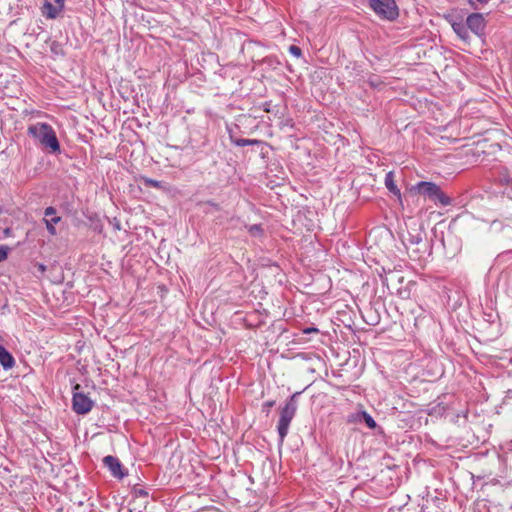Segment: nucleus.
Masks as SVG:
<instances>
[{"label":"nucleus","mask_w":512,"mask_h":512,"mask_svg":"<svg viewBox=\"0 0 512 512\" xmlns=\"http://www.w3.org/2000/svg\"><path fill=\"white\" fill-rule=\"evenodd\" d=\"M27 132L31 137L38 140L42 146L50 149L52 153L60 152V144L51 125L47 123H36L30 125Z\"/></svg>","instance_id":"obj_1"},{"label":"nucleus","mask_w":512,"mask_h":512,"mask_svg":"<svg viewBox=\"0 0 512 512\" xmlns=\"http://www.w3.org/2000/svg\"><path fill=\"white\" fill-rule=\"evenodd\" d=\"M300 394L301 392L293 393L287 399L285 405L281 408L280 417L277 424V431L279 435V441L281 444L284 442L289 431L290 423L296 414L298 407L297 398L299 397Z\"/></svg>","instance_id":"obj_2"},{"label":"nucleus","mask_w":512,"mask_h":512,"mask_svg":"<svg viewBox=\"0 0 512 512\" xmlns=\"http://www.w3.org/2000/svg\"><path fill=\"white\" fill-rule=\"evenodd\" d=\"M411 190L416 194L427 196L433 201H438L444 206L451 204V198L444 194L440 186L434 182L421 181L414 185Z\"/></svg>","instance_id":"obj_3"},{"label":"nucleus","mask_w":512,"mask_h":512,"mask_svg":"<svg viewBox=\"0 0 512 512\" xmlns=\"http://www.w3.org/2000/svg\"><path fill=\"white\" fill-rule=\"evenodd\" d=\"M370 8L380 17L394 20L398 17V7L394 0H370Z\"/></svg>","instance_id":"obj_4"},{"label":"nucleus","mask_w":512,"mask_h":512,"mask_svg":"<svg viewBox=\"0 0 512 512\" xmlns=\"http://www.w3.org/2000/svg\"><path fill=\"white\" fill-rule=\"evenodd\" d=\"M397 233L404 245L420 244L427 239L424 226H399Z\"/></svg>","instance_id":"obj_5"},{"label":"nucleus","mask_w":512,"mask_h":512,"mask_svg":"<svg viewBox=\"0 0 512 512\" xmlns=\"http://www.w3.org/2000/svg\"><path fill=\"white\" fill-rule=\"evenodd\" d=\"M80 389L79 384L73 387L72 408L75 413L84 415L91 411L94 402L86 394L79 391Z\"/></svg>","instance_id":"obj_6"},{"label":"nucleus","mask_w":512,"mask_h":512,"mask_svg":"<svg viewBox=\"0 0 512 512\" xmlns=\"http://www.w3.org/2000/svg\"><path fill=\"white\" fill-rule=\"evenodd\" d=\"M104 466L110 471L111 475L117 479H123L128 475L120 460L112 455H107L103 458Z\"/></svg>","instance_id":"obj_7"},{"label":"nucleus","mask_w":512,"mask_h":512,"mask_svg":"<svg viewBox=\"0 0 512 512\" xmlns=\"http://www.w3.org/2000/svg\"><path fill=\"white\" fill-rule=\"evenodd\" d=\"M467 26L475 34H480L485 27V20L479 13H473L467 17Z\"/></svg>","instance_id":"obj_8"},{"label":"nucleus","mask_w":512,"mask_h":512,"mask_svg":"<svg viewBox=\"0 0 512 512\" xmlns=\"http://www.w3.org/2000/svg\"><path fill=\"white\" fill-rule=\"evenodd\" d=\"M3 339L0 336V364L5 370L14 367L15 359L12 354L2 345Z\"/></svg>","instance_id":"obj_9"},{"label":"nucleus","mask_w":512,"mask_h":512,"mask_svg":"<svg viewBox=\"0 0 512 512\" xmlns=\"http://www.w3.org/2000/svg\"><path fill=\"white\" fill-rule=\"evenodd\" d=\"M385 186L401 202L402 195L396 185L395 175L392 171L388 172L385 176Z\"/></svg>","instance_id":"obj_10"},{"label":"nucleus","mask_w":512,"mask_h":512,"mask_svg":"<svg viewBox=\"0 0 512 512\" xmlns=\"http://www.w3.org/2000/svg\"><path fill=\"white\" fill-rule=\"evenodd\" d=\"M61 12L60 8L45 0L42 6V14L48 19H55Z\"/></svg>","instance_id":"obj_11"},{"label":"nucleus","mask_w":512,"mask_h":512,"mask_svg":"<svg viewBox=\"0 0 512 512\" xmlns=\"http://www.w3.org/2000/svg\"><path fill=\"white\" fill-rule=\"evenodd\" d=\"M60 221V217L56 215V210L53 207H48L44 213L45 224H56Z\"/></svg>","instance_id":"obj_12"},{"label":"nucleus","mask_w":512,"mask_h":512,"mask_svg":"<svg viewBox=\"0 0 512 512\" xmlns=\"http://www.w3.org/2000/svg\"><path fill=\"white\" fill-rule=\"evenodd\" d=\"M452 28H453L454 32L459 36L460 39H462L465 42L468 40V38H469L468 31H467V28L463 24L454 23L452 25Z\"/></svg>","instance_id":"obj_13"},{"label":"nucleus","mask_w":512,"mask_h":512,"mask_svg":"<svg viewBox=\"0 0 512 512\" xmlns=\"http://www.w3.org/2000/svg\"><path fill=\"white\" fill-rule=\"evenodd\" d=\"M360 414H361L364 422L370 429H375L377 427L376 421L373 419V417L369 413H367L366 411H361Z\"/></svg>","instance_id":"obj_14"},{"label":"nucleus","mask_w":512,"mask_h":512,"mask_svg":"<svg viewBox=\"0 0 512 512\" xmlns=\"http://www.w3.org/2000/svg\"><path fill=\"white\" fill-rule=\"evenodd\" d=\"M235 145L239 147H245V146H253L259 144V141L256 139H236L234 140Z\"/></svg>","instance_id":"obj_15"},{"label":"nucleus","mask_w":512,"mask_h":512,"mask_svg":"<svg viewBox=\"0 0 512 512\" xmlns=\"http://www.w3.org/2000/svg\"><path fill=\"white\" fill-rule=\"evenodd\" d=\"M275 404H276L275 400L265 401L262 405V411L268 415L270 413L271 408L274 407Z\"/></svg>","instance_id":"obj_16"},{"label":"nucleus","mask_w":512,"mask_h":512,"mask_svg":"<svg viewBox=\"0 0 512 512\" xmlns=\"http://www.w3.org/2000/svg\"><path fill=\"white\" fill-rule=\"evenodd\" d=\"M248 231L251 236H259L263 233L262 226H249Z\"/></svg>","instance_id":"obj_17"},{"label":"nucleus","mask_w":512,"mask_h":512,"mask_svg":"<svg viewBox=\"0 0 512 512\" xmlns=\"http://www.w3.org/2000/svg\"><path fill=\"white\" fill-rule=\"evenodd\" d=\"M10 248L6 245H0V262L4 261L8 257Z\"/></svg>","instance_id":"obj_18"},{"label":"nucleus","mask_w":512,"mask_h":512,"mask_svg":"<svg viewBox=\"0 0 512 512\" xmlns=\"http://www.w3.org/2000/svg\"><path fill=\"white\" fill-rule=\"evenodd\" d=\"M51 51L55 53L56 55H63V50L60 46V44L56 41H53L50 45Z\"/></svg>","instance_id":"obj_19"},{"label":"nucleus","mask_w":512,"mask_h":512,"mask_svg":"<svg viewBox=\"0 0 512 512\" xmlns=\"http://www.w3.org/2000/svg\"><path fill=\"white\" fill-rule=\"evenodd\" d=\"M288 50L293 56L297 58L302 56V50L298 46L291 45Z\"/></svg>","instance_id":"obj_20"},{"label":"nucleus","mask_w":512,"mask_h":512,"mask_svg":"<svg viewBox=\"0 0 512 512\" xmlns=\"http://www.w3.org/2000/svg\"><path fill=\"white\" fill-rule=\"evenodd\" d=\"M144 182L147 186L154 187V188H161V182H159L157 180L146 178V179H144Z\"/></svg>","instance_id":"obj_21"},{"label":"nucleus","mask_w":512,"mask_h":512,"mask_svg":"<svg viewBox=\"0 0 512 512\" xmlns=\"http://www.w3.org/2000/svg\"><path fill=\"white\" fill-rule=\"evenodd\" d=\"M133 493L136 497H147L149 495L148 491L143 488H134Z\"/></svg>","instance_id":"obj_22"},{"label":"nucleus","mask_w":512,"mask_h":512,"mask_svg":"<svg viewBox=\"0 0 512 512\" xmlns=\"http://www.w3.org/2000/svg\"><path fill=\"white\" fill-rule=\"evenodd\" d=\"M303 333L304 334L319 333V330L316 327H307V328L303 329Z\"/></svg>","instance_id":"obj_23"},{"label":"nucleus","mask_w":512,"mask_h":512,"mask_svg":"<svg viewBox=\"0 0 512 512\" xmlns=\"http://www.w3.org/2000/svg\"><path fill=\"white\" fill-rule=\"evenodd\" d=\"M35 267L37 268V270L41 273V274H44L46 272V266L43 264V263H36L35 264Z\"/></svg>","instance_id":"obj_24"},{"label":"nucleus","mask_w":512,"mask_h":512,"mask_svg":"<svg viewBox=\"0 0 512 512\" xmlns=\"http://www.w3.org/2000/svg\"><path fill=\"white\" fill-rule=\"evenodd\" d=\"M442 214L440 212H431L430 214V220H437V217H440Z\"/></svg>","instance_id":"obj_25"},{"label":"nucleus","mask_w":512,"mask_h":512,"mask_svg":"<svg viewBox=\"0 0 512 512\" xmlns=\"http://www.w3.org/2000/svg\"><path fill=\"white\" fill-rule=\"evenodd\" d=\"M11 227L7 226L4 230H3V235L4 237H9L11 235Z\"/></svg>","instance_id":"obj_26"},{"label":"nucleus","mask_w":512,"mask_h":512,"mask_svg":"<svg viewBox=\"0 0 512 512\" xmlns=\"http://www.w3.org/2000/svg\"><path fill=\"white\" fill-rule=\"evenodd\" d=\"M46 228L51 235L56 234V226H46Z\"/></svg>","instance_id":"obj_27"},{"label":"nucleus","mask_w":512,"mask_h":512,"mask_svg":"<svg viewBox=\"0 0 512 512\" xmlns=\"http://www.w3.org/2000/svg\"><path fill=\"white\" fill-rule=\"evenodd\" d=\"M55 3H56V6L60 8V10L62 11L63 7H64V0H55Z\"/></svg>","instance_id":"obj_28"},{"label":"nucleus","mask_w":512,"mask_h":512,"mask_svg":"<svg viewBox=\"0 0 512 512\" xmlns=\"http://www.w3.org/2000/svg\"><path fill=\"white\" fill-rule=\"evenodd\" d=\"M264 106H265V107H264V110H265L266 112H270L269 104H268V103H265V104H264Z\"/></svg>","instance_id":"obj_29"},{"label":"nucleus","mask_w":512,"mask_h":512,"mask_svg":"<svg viewBox=\"0 0 512 512\" xmlns=\"http://www.w3.org/2000/svg\"><path fill=\"white\" fill-rule=\"evenodd\" d=\"M115 228H116L117 230H120V229H121V226H120V225H117V226H115Z\"/></svg>","instance_id":"obj_30"},{"label":"nucleus","mask_w":512,"mask_h":512,"mask_svg":"<svg viewBox=\"0 0 512 512\" xmlns=\"http://www.w3.org/2000/svg\"><path fill=\"white\" fill-rule=\"evenodd\" d=\"M445 220H438V224H441L442 222H444Z\"/></svg>","instance_id":"obj_31"}]
</instances>
